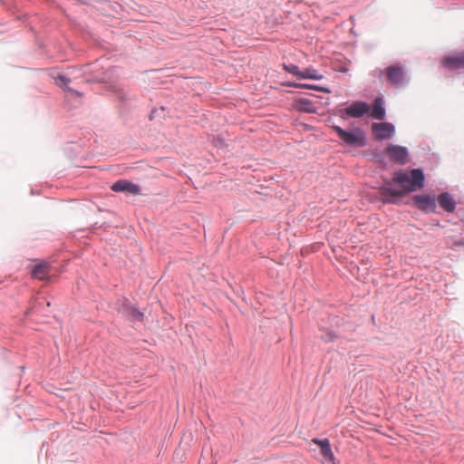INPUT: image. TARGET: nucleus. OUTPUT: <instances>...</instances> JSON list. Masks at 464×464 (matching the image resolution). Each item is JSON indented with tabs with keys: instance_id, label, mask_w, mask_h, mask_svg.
Wrapping results in <instances>:
<instances>
[{
	"instance_id": "obj_16",
	"label": "nucleus",
	"mask_w": 464,
	"mask_h": 464,
	"mask_svg": "<svg viewBox=\"0 0 464 464\" xmlns=\"http://www.w3.org/2000/svg\"><path fill=\"white\" fill-rule=\"evenodd\" d=\"M122 313L133 321H141L143 318V314L130 305L124 307Z\"/></svg>"
},
{
	"instance_id": "obj_18",
	"label": "nucleus",
	"mask_w": 464,
	"mask_h": 464,
	"mask_svg": "<svg viewBox=\"0 0 464 464\" xmlns=\"http://www.w3.org/2000/svg\"><path fill=\"white\" fill-rule=\"evenodd\" d=\"M287 85L291 86V87H295V88H304V89L315 90V91H319V92H324V93H330L331 92L330 89H328L326 87H322V86L314 85V84L293 82V83H288Z\"/></svg>"
},
{
	"instance_id": "obj_8",
	"label": "nucleus",
	"mask_w": 464,
	"mask_h": 464,
	"mask_svg": "<svg viewBox=\"0 0 464 464\" xmlns=\"http://www.w3.org/2000/svg\"><path fill=\"white\" fill-rule=\"evenodd\" d=\"M415 206L424 212H435L436 199L434 196H416L414 197Z\"/></svg>"
},
{
	"instance_id": "obj_1",
	"label": "nucleus",
	"mask_w": 464,
	"mask_h": 464,
	"mask_svg": "<svg viewBox=\"0 0 464 464\" xmlns=\"http://www.w3.org/2000/svg\"><path fill=\"white\" fill-rule=\"evenodd\" d=\"M424 174L420 169H413L410 172L399 170L394 173L392 182L400 185L395 189L388 184L380 189L381 199L383 203H396L397 199L404 195L420 189L424 187Z\"/></svg>"
},
{
	"instance_id": "obj_14",
	"label": "nucleus",
	"mask_w": 464,
	"mask_h": 464,
	"mask_svg": "<svg viewBox=\"0 0 464 464\" xmlns=\"http://www.w3.org/2000/svg\"><path fill=\"white\" fill-rule=\"evenodd\" d=\"M32 274L34 278L44 280L49 276L50 266L47 263H41L34 267Z\"/></svg>"
},
{
	"instance_id": "obj_17",
	"label": "nucleus",
	"mask_w": 464,
	"mask_h": 464,
	"mask_svg": "<svg viewBox=\"0 0 464 464\" xmlns=\"http://www.w3.org/2000/svg\"><path fill=\"white\" fill-rule=\"evenodd\" d=\"M323 78L324 75L313 67H308L302 72L301 79L321 80Z\"/></svg>"
},
{
	"instance_id": "obj_11",
	"label": "nucleus",
	"mask_w": 464,
	"mask_h": 464,
	"mask_svg": "<svg viewBox=\"0 0 464 464\" xmlns=\"http://www.w3.org/2000/svg\"><path fill=\"white\" fill-rule=\"evenodd\" d=\"M385 114L383 99L382 97H377L373 102L371 116L375 120L382 121L385 118Z\"/></svg>"
},
{
	"instance_id": "obj_6",
	"label": "nucleus",
	"mask_w": 464,
	"mask_h": 464,
	"mask_svg": "<svg viewBox=\"0 0 464 464\" xmlns=\"http://www.w3.org/2000/svg\"><path fill=\"white\" fill-rule=\"evenodd\" d=\"M386 153L390 159L400 164H405L408 160L409 152L405 147L390 144L386 148Z\"/></svg>"
},
{
	"instance_id": "obj_19",
	"label": "nucleus",
	"mask_w": 464,
	"mask_h": 464,
	"mask_svg": "<svg viewBox=\"0 0 464 464\" xmlns=\"http://www.w3.org/2000/svg\"><path fill=\"white\" fill-rule=\"evenodd\" d=\"M284 69L287 72L297 77L298 79H301L303 71H301L297 65L292 64V63L291 64H284Z\"/></svg>"
},
{
	"instance_id": "obj_13",
	"label": "nucleus",
	"mask_w": 464,
	"mask_h": 464,
	"mask_svg": "<svg viewBox=\"0 0 464 464\" xmlns=\"http://www.w3.org/2000/svg\"><path fill=\"white\" fill-rule=\"evenodd\" d=\"M440 206L448 212H453L455 209V201L449 193H442L438 197Z\"/></svg>"
},
{
	"instance_id": "obj_3",
	"label": "nucleus",
	"mask_w": 464,
	"mask_h": 464,
	"mask_svg": "<svg viewBox=\"0 0 464 464\" xmlns=\"http://www.w3.org/2000/svg\"><path fill=\"white\" fill-rule=\"evenodd\" d=\"M383 73H385L389 83L392 85H401L406 79L405 71L400 65H391L387 67L384 72L381 71V74Z\"/></svg>"
},
{
	"instance_id": "obj_9",
	"label": "nucleus",
	"mask_w": 464,
	"mask_h": 464,
	"mask_svg": "<svg viewBox=\"0 0 464 464\" xmlns=\"http://www.w3.org/2000/svg\"><path fill=\"white\" fill-rule=\"evenodd\" d=\"M111 188L115 192H126L131 195H138L140 193V188L138 185L126 179L116 181L112 184Z\"/></svg>"
},
{
	"instance_id": "obj_15",
	"label": "nucleus",
	"mask_w": 464,
	"mask_h": 464,
	"mask_svg": "<svg viewBox=\"0 0 464 464\" xmlns=\"http://www.w3.org/2000/svg\"><path fill=\"white\" fill-rule=\"evenodd\" d=\"M55 82L56 84L66 90L70 94L73 95V96H77V97H82V93H80L79 92L73 90V89H71L68 85L69 83L71 82V80L69 78H67L66 76L64 75H59L55 78Z\"/></svg>"
},
{
	"instance_id": "obj_12",
	"label": "nucleus",
	"mask_w": 464,
	"mask_h": 464,
	"mask_svg": "<svg viewBox=\"0 0 464 464\" xmlns=\"http://www.w3.org/2000/svg\"><path fill=\"white\" fill-rule=\"evenodd\" d=\"M294 107L302 112L314 113L316 111V107L314 103L305 98L297 99L294 103Z\"/></svg>"
},
{
	"instance_id": "obj_5",
	"label": "nucleus",
	"mask_w": 464,
	"mask_h": 464,
	"mask_svg": "<svg viewBox=\"0 0 464 464\" xmlns=\"http://www.w3.org/2000/svg\"><path fill=\"white\" fill-rule=\"evenodd\" d=\"M372 131L377 140H388L395 132L394 126L390 122L373 123L372 125Z\"/></svg>"
},
{
	"instance_id": "obj_10",
	"label": "nucleus",
	"mask_w": 464,
	"mask_h": 464,
	"mask_svg": "<svg viewBox=\"0 0 464 464\" xmlns=\"http://www.w3.org/2000/svg\"><path fill=\"white\" fill-rule=\"evenodd\" d=\"M442 63L449 70L464 68V53L447 56L442 60Z\"/></svg>"
},
{
	"instance_id": "obj_4",
	"label": "nucleus",
	"mask_w": 464,
	"mask_h": 464,
	"mask_svg": "<svg viewBox=\"0 0 464 464\" xmlns=\"http://www.w3.org/2000/svg\"><path fill=\"white\" fill-rule=\"evenodd\" d=\"M370 110L371 107L368 103L364 102H354L341 112L344 113L348 117L361 118L364 114L368 113ZM341 116L344 117L343 114H341Z\"/></svg>"
},
{
	"instance_id": "obj_7",
	"label": "nucleus",
	"mask_w": 464,
	"mask_h": 464,
	"mask_svg": "<svg viewBox=\"0 0 464 464\" xmlns=\"http://www.w3.org/2000/svg\"><path fill=\"white\" fill-rule=\"evenodd\" d=\"M312 441L320 447L321 455L323 457V461L324 462V464H335L334 455L333 453L331 444L327 439H313Z\"/></svg>"
},
{
	"instance_id": "obj_2",
	"label": "nucleus",
	"mask_w": 464,
	"mask_h": 464,
	"mask_svg": "<svg viewBox=\"0 0 464 464\" xmlns=\"http://www.w3.org/2000/svg\"><path fill=\"white\" fill-rule=\"evenodd\" d=\"M333 130L338 134L339 138L347 145L354 147H362L365 144V137L362 130L355 129L349 132L339 126H333Z\"/></svg>"
}]
</instances>
